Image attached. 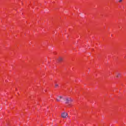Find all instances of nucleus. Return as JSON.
Here are the masks:
<instances>
[{
  "mask_svg": "<svg viewBox=\"0 0 126 126\" xmlns=\"http://www.w3.org/2000/svg\"><path fill=\"white\" fill-rule=\"evenodd\" d=\"M61 117L63 119H66V118L68 117V114L65 112H62L61 113Z\"/></svg>",
  "mask_w": 126,
  "mask_h": 126,
  "instance_id": "obj_1",
  "label": "nucleus"
},
{
  "mask_svg": "<svg viewBox=\"0 0 126 126\" xmlns=\"http://www.w3.org/2000/svg\"><path fill=\"white\" fill-rule=\"evenodd\" d=\"M65 102L66 104H69V103H71V102H72V99H71V97H66L65 99Z\"/></svg>",
  "mask_w": 126,
  "mask_h": 126,
  "instance_id": "obj_2",
  "label": "nucleus"
},
{
  "mask_svg": "<svg viewBox=\"0 0 126 126\" xmlns=\"http://www.w3.org/2000/svg\"><path fill=\"white\" fill-rule=\"evenodd\" d=\"M62 99H63V96H58L56 100L57 102H61L62 101Z\"/></svg>",
  "mask_w": 126,
  "mask_h": 126,
  "instance_id": "obj_3",
  "label": "nucleus"
},
{
  "mask_svg": "<svg viewBox=\"0 0 126 126\" xmlns=\"http://www.w3.org/2000/svg\"><path fill=\"white\" fill-rule=\"evenodd\" d=\"M57 61L59 62V63H61V62H63V58L59 57V58L57 59Z\"/></svg>",
  "mask_w": 126,
  "mask_h": 126,
  "instance_id": "obj_4",
  "label": "nucleus"
},
{
  "mask_svg": "<svg viewBox=\"0 0 126 126\" xmlns=\"http://www.w3.org/2000/svg\"><path fill=\"white\" fill-rule=\"evenodd\" d=\"M55 88H58V87H59V84L56 83L55 85Z\"/></svg>",
  "mask_w": 126,
  "mask_h": 126,
  "instance_id": "obj_5",
  "label": "nucleus"
},
{
  "mask_svg": "<svg viewBox=\"0 0 126 126\" xmlns=\"http://www.w3.org/2000/svg\"><path fill=\"white\" fill-rule=\"evenodd\" d=\"M120 75H121V74L120 73H118L116 74V77H119V76H120Z\"/></svg>",
  "mask_w": 126,
  "mask_h": 126,
  "instance_id": "obj_6",
  "label": "nucleus"
},
{
  "mask_svg": "<svg viewBox=\"0 0 126 126\" xmlns=\"http://www.w3.org/2000/svg\"><path fill=\"white\" fill-rule=\"evenodd\" d=\"M123 1V0H119V2H122Z\"/></svg>",
  "mask_w": 126,
  "mask_h": 126,
  "instance_id": "obj_7",
  "label": "nucleus"
}]
</instances>
